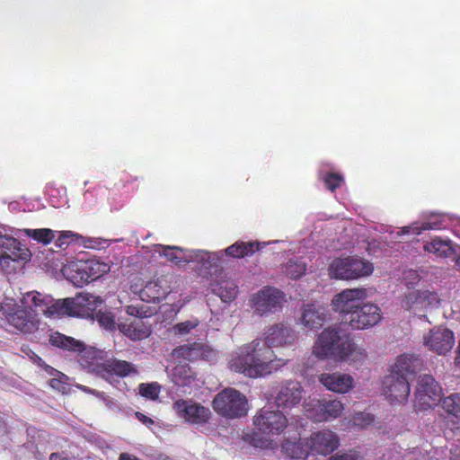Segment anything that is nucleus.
Returning a JSON list of instances; mask_svg holds the SVG:
<instances>
[{
    "label": "nucleus",
    "mask_w": 460,
    "mask_h": 460,
    "mask_svg": "<svg viewBox=\"0 0 460 460\" xmlns=\"http://www.w3.org/2000/svg\"><path fill=\"white\" fill-rule=\"evenodd\" d=\"M315 421H327L338 419L343 411V404L338 400H322L315 404Z\"/></svg>",
    "instance_id": "nucleus-26"
},
{
    "label": "nucleus",
    "mask_w": 460,
    "mask_h": 460,
    "mask_svg": "<svg viewBox=\"0 0 460 460\" xmlns=\"http://www.w3.org/2000/svg\"><path fill=\"white\" fill-rule=\"evenodd\" d=\"M158 246L162 249V251L159 252L160 256H164L175 265L189 263L190 258H188V251L178 246H165L161 244Z\"/></svg>",
    "instance_id": "nucleus-33"
},
{
    "label": "nucleus",
    "mask_w": 460,
    "mask_h": 460,
    "mask_svg": "<svg viewBox=\"0 0 460 460\" xmlns=\"http://www.w3.org/2000/svg\"><path fill=\"white\" fill-rule=\"evenodd\" d=\"M422 367V359L411 354H402L396 358L395 363L391 367L390 372L408 378L414 375Z\"/></svg>",
    "instance_id": "nucleus-24"
},
{
    "label": "nucleus",
    "mask_w": 460,
    "mask_h": 460,
    "mask_svg": "<svg viewBox=\"0 0 460 460\" xmlns=\"http://www.w3.org/2000/svg\"><path fill=\"white\" fill-rule=\"evenodd\" d=\"M188 258H190L189 262L200 263L205 269L217 267L219 261L216 253L200 250L188 251Z\"/></svg>",
    "instance_id": "nucleus-34"
},
{
    "label": "nucleus",
    "mask_w": 460,
    "mask_h": 460,
    "mask_svg": "<svg viewBox=\"0 0 460 460\" xmlns=\"http://www.w3.org/2000/svg\"><path fill=\"white\" fill-rule=\"evenodd\" d=\"M319 382L326 389L341 394L349 392L354 385L352 376L341 372L322 373L319 376Z\"/></svg>",
    "instance_id": "nucleus-22"
},
{
    "label": "nucleus",
    "mask_w": 460,
    "mask_h": 460,
    "mask_svg": "<svg viewBox=\"0 0 460 460\" xmlns=\"http://www.w3.org/2000/svg\"><path fill=\"white\" fill-rule=\"evenodd\" d=\"M325 321L324 313L317 309L314 305H305L301 317V322L305 327L314 330L320 329Z\"/></svg>",
    "instance_id": "nucleus-31"
},
{
    "label": "nucleus",
    "mask_w": 460,
    "mask_h": 460,
    "mask_svg": "<svg viewBox=\"0 0 460 460\" xmlns=\"http://www.w3.org/2000/svg\"><path fill=\"white\" fill-rule=\"evenodd\" d=\"M136 418L145 426L151 428L155 424V420L150 417L146 416L141 413V411H137L135 412Z\"/></svg>",
    "instance_id": "nucleus-48"
},
{
    "label": "nucleus",
    "mask_w": 460,
    "mask_h": 460,
    "mask_svg": "<svg viewBox=\"0 0 460 460\" xmlns=\"http://www.w3.org/2000/svg\"><path fill=\"white\" fill-rule=\"evenodd\" d=\"M95 317L102 327L107 330L114 329L115 320L111 313L99 311Z\"/></svg>",
    "instance_id": "nucleus-43"
},
{
    "label": "nucleus",
    "mask_w": 460,
    "mask_h": 460,
    "mask_svg": "<svg viewBox=\"0 0 460 460\" xmlns=\"http://www.w3.org/2000/svg\"><path fill=\"white\" fill-rule=\"evenodd\" d=\"M436 228H439L438 224L423 223L421 226H419L418 225H413L411 226L406 227V228H404V229H406V230H404V232L409 233L411 231L413 234H420L424 230L436 229Z\"/></svg>",
    "instance_id": "nucleus-47"
},
{
    "label": "nucleus",
    "mask_w": 460,
    "mask_h": 460,
    "mask_svg": "<svg viewBox=\"0 0 460 460\" xmlns=\"http://www.w3.org/2000/svg\"><path fill=\"white\" fill-rule=\"evenodd\" d=\"M282 448L289 457L294 459H305L310 453L306 440L305 443L287 440L283 443Z\"/></svg>",
    "instance_id": "nucleus-35"
},
{
    "label": "nucleus",
    "mask_w": 460,
    "mask_h": 460,
    "mask_svg": "<svg viewBox=\"0 0 460 460\" xmlns=\"http://www.w3.org/2000/svg\"><path fill=\"white\" fill-rule=\"evenodd\" d=\"M119 329L127 337L133 341L145 339L151 333L150 328L146 325L141 318H137L128 323H122Z\"/></svg>",
    "instance_id": "nucleus-30"
},
{
    "label": "nucleus",
    "mask_w": 460,
    "mask_h": 460,
    "mask_svg": "<svg viewBox=\"0 0 460 460\" xmlns=\"http://www.w3.org/2000/svg\"><path fill=\"white\" fill-rule=\"evenodd\" d=\"M439 403L447 414L460 418V393H453L449 396L441 397Z\"/></svg>",
    "instance_id": "nucleus-36"
},
{
    "label": "nucleus",
    "mask_w": 460,
    "mask_h": 460,
    "mask_svg": "<svg viewBox=\"0 0 460 460\" xmlns=\"http://www.w3.org/2000/svg\"><path fill=\"white\" fill-rule=\"evenodd\" d=\"M455 264L460 270V246H457L456 252L455 253Z\"/></svg>",
    "instance_id": "nucleus-52"
},
{
    "label": "nucleus",
    "mask_w": 460,
    "mask_h": 460,
    "mask_svg": "<svg viewBox=\"0 0 460 460\" xmlns=\"http://www.w3.org/2000/svg\"><path fill=\"white\" fill-rule=\"evenodd\" d=\"M7 331L13 333L31 334L40 328V321L33 311L29 310L25 305L15 302H7L0 308Z\"/></svg>",
    "instance_id": "nucleus-3"
},
{
    "label": "nucleus",
    "mask_w": 460,
    "mask_h": 460,
    "mask_svg": "<svg viewBox=\"0 0 460 460\" xmlns=\"http://www.w3.org/2000/svg\"><path fill=\"white\" fill-rule=\"evenodd\" d=\"M439 301L437 293L430 292L429 289H422V291L416 289L404 296L402 305L404 310L412 312L420 317H426L424 313L428 311V308L438 306Z\"/></svg>",
    "instance_id": "nucleus-10"
},
{
    "label": "nucleus",
    "mask_w": 460,
    "mask_h": 460,
    "mask_svg": "<svg viewBox=\"0 0 460 460\" xmlns=\"http://www.w3.org/2000/svg\"><path fill=\"white\" fill-rule=\"evenodd\" d=\"M82 238L79 234L72 231H63L58 236L56 245L60 249L66 248L72 243H75Z\"/></svg>",
    "instance_id": "nucleus-41"
},
{
    "label": "nucleus",
    "mask_w": 460,
    "mask_h": 460,
    "mask_svg": "<svg viewBox=\"0 0 460 460\" xmlns=\"http://www.w3.org/2000/svg\"><path fill=\"white\" fill-rule=\"evenodd\" d=\"M383 394L392 403H404L410 394V385L407 377L389 373L383 380Z\"/></svg>",
    "instance_id": "nucleus-16"
},
{
    "label": "nucleus",
    "mask_w": 460,
    "mask_h": 460,
    "mask_svg": "<svg viewBox=\"0 0 460 460\" xmlns=\"http://www.w3.org/2000/svg\"><path fill=\"white\" fill-rule=\"evenodd\" d=\"M373 272V264L357 257L335 259L329 266V275L336 279H357L369 276Z\"/></svg>",
    "instance_id": "nucleus-5"
},
{
    "label": "nucleus",
    "mask_w": 460,
    "mask_h": 460,
    "mask_svg": "<svg viewBox=\"0 0 460 460\" xmlns=\"http://www.w3.org/2000/svg\"><path fill=\"white\" fill-rule=\"evenodd\" d=\"M213 294L218 296L223 302L234 300L238 294V286L231 279H222L211 284Z\"/></svg>",
    "instance_id": "nucleus-32"
},
{
    "label": "nucleus",
    "mask_w": 460,
    "mask_h": 460,
    "mask_svg": "<svg viewBox=\"0 0 460 460\" xmlns=\"http://www.w3.org/2000/svg\"><path fill=\"white\" fill-rule=\"evenodd\" d=\"M176 277L172 273L163 274L146 282L140 290V296L147 302H159L172 292Z\"/></svg>",
    "instance_id": "nucleus-14"
},
{
    "label": "nucleus",
    "mask_w": 460,
    "mask_h": 460,
    "mask_svg": "<svg viewBox=\"0 0 460 460\" xmlns=\"http://www.w3.org/2000/svg\"><path fill=\"white\" fill-rule=\"evenodd\" d=\"M296 339V334L289 326L275 323L267 330L264 339H254L232 353L228 367L249 378L270 375L288 364V359L276 357L272 348L293 345Z\"/></svg>",
    "instance_id": "nucleus-1"
},
{
    "label": "nucleus",
    "mask_w": 460,
    "mask_h": 460,
    "mask_svg": "<svg viewBox=\"0 0 460 460\" xmlns=\"http://www.w3.org/2000/svg\"><path fill=\"white\" fill-rule=\"evenodd\" d=\"M119 460H142L141 458L128 454V453H121L119 456Z\"/></svg>",
    "instance_id": "nucleus-50"
},
{
    "label": "nucleus",
    "mask_w": 460,
    "mask_h": 460,
    "mask_svg": "<svg viewBox=\"0 0 460 460\" xmlns=\"http://www.w3.org/2000/svg\"><path fill=\"white\" fill-rule=\"evenodd\" d=\"M49 341L53 347L74 353H81L86 348L84 341L58 332L51 333Z\"/></svg>",
    "instance_id": "nucleus-27"
},
{
    "label": "nucleus",
    "mask_w": 460,
    "mask_h": 460,
    "mask_svg": "<svg viewBox=\"0 0 460 460\" xmlns=\"http://www.w3.org/2000/svg\"><path fill=\"white\" fill-rule=\"evenodd\" d=\"M98 373L102 378L109 380L111 376L116 375L121 378L130 375H137V368L125 359H108L98 367Z\"/></svg>",
    "instance_id": "nucleus-23"
},
{
    "label": "nucleus",
    "mask_w": 460,
    "mask_h": 460,
    "mask_svg": "<svg viewBox=\"0 0 460 460\" xmlns=\"http://www.w3.org/2000/svg\"><path fill=\"white\" fill-rule=\"evenodd\" d=\"M455 365L460 367V341L456 350V356L455 357Z\"/></svg>",
    "instance_id": "nucleus-53"
},
{
    "label": "nucleus",
    "mask_w": 460,
    "mask_h": 460,
    "mask_svg": "<svg viewBox=\"0 0 460 460\" xmlns=\"http://www.w3.org/2000/svg\"><path fill=\"white\" fill-rule=\"evenodd\" d=\"M353 421L356 425L365 427L372 424L374 421V417L370 413H365V411H358L353 417Z\"/></svg>",
    "instance_id": "nucleus-45"
},
{
    "label": "nucleus",
    "mask_w": 460,
    "mask_h": 460,
    "mask_svg": "<svg viewBox=\"0 0 460 460\" xmlns=\"http://www.w3.org/2000/svg\"><path fill=\"white\" fill-rule=\"evenodd\" d=\"M127 314L130 315L138 314L139 312L137 307H127Z\"/></svg>",
    "instance_id": "nucleus-54"
},
{
    "label": "nucleus",
    "mask_w": 460,
    "mask_h": 460,
    "mask_svg": "<svg viewBox=\"0 0 460 460\" xmlns=\"http://www.w3.org/2000/svg\"><path fill=\"white\" fill-rule=\"evenodd\" d=\"M198 324L199 320L197 319L177 323L174 325V332L178 334H188L191 330L195 329Z\"/></svg>",
    "instance_id": "nucleus-44"
},
{
    "label": "nucleus",
    "mask_w": 460,
    "mask_h": 460,
    "mask_svg": "<svg viewBox=\"0 0 460 460\" xmlns=\"http://www.w3.org/2000/svg\"><path fill=\"white\" fill-rule=\"evenodd\" d=\"M109 270L108 264L98 261H80L75 264L76 280L79 285L87 284L102 277Z\"/></svg>",
    "instance_id": "nucleus-21"
},
{
    "label": "nucleus",
    "mask_w": 460,
    "mask_h": 460,
    "mask_svg": "<svg viewBox=\"0 0 460 460\" xmlns=\"http://www.w3.org/2000/svg\"><path fill=\"white\" fill-rule=\"evenodd\" d=\"M367 296L366 288H345L334 296L332 301V308L339 313L341 321L346 323L348 314H354L359 304Z\"/></svg>",
    "instance_id": "nucleus-9"
},
{
    "label": "nucleus",
    "mask_w": 460,
    "mask_h": 460,
    "mask_svg": "<svg viewBox=\"0 0 460 460\" xmlns=\"http://www.w3.org/2000/svg\"><path fill=\"white\" fill-rule=\"evenodd\" d=\"M24 233L30 238L43 244L50 243L55 238V232L49 228L25 229Z\"/></svg>",
    "instance_id": "nucleus-38"
},
{
    "label": "nucleus",
    "mask_w": 460,
    "mask_h": 460,
    "mask_svg": "<svg viewBox=\"0 0 460 460\" xmlns=\"http://www.w3.org/2000/svg\"><path fill=\"white\" fill-rule=\"evenodd\" d=\"M265 246V243L259 242H236L228 246L226 250V255L234 259H243L245 256H252L257 251Z\"/></svg>",
    "instance_id": "nucleus-29"
},
{
    "label": "nucleus",
    "mask_w": 460,
    "mask_h": 460,
    "mask_svg": "<svg viewBox=\"0 0 460 460\" xmlns=\"http://www.w3.org/2000/svg\"><path fill=\"white\" fill-rule=\"evenodd\" d=\"M102 300L91 294H79L75 297L55 301L53 309L58 311L57 315L88 316L95 308L97 303Z\"/></svg>",
    "instance_id": "nucleus-7"
},
{
    "label": "nucleus",
    "mask_w": 460,
    "mask_h": 460,
    "mask_svg": "<svg viewBox=\"0 0 460 460\" xmlns=\"http://www.w3.org/2000/svg\"><path fill=\"white\" fill-rule=\"evenodd\" d=\"M442 388L433 376L424 374L419 376L414 393V407L417 411H426L438 405Z\"/></svg>",
    "instance_id": "nucleus-6"
},
{
    "label": "nucleus",
    "mask_w": 460,
    "mask_h": 460,
    "mask_svg": "<svg viewBox=\"0 0 460 460\" xmlns=\"http://www.w3.org/2000/svg\"><path fill=\"white\" fill-rule=\"evenodd\" d=\"M160 388L161 387L157 383L140 384V396L147 400L156 401L159 398Z\"/></svg>",
    "instance_id": "nucleus-40"
},
{
    "label": "nucleus",
    "mask_w": 460,
    "mask_h": 460,
    "mask_svg": "<svg viewBox=\"0 0 460 460\" xmlns=\"http://www.w3.org/2000/svg\"><path fill=\"white\" fill-rule=\"evenodd\" d=\"M172 408L178 417L193 425H204L211 418V411L208 407L191 400H177Z\"/></svg>",
    "instance_id": "nucleus-12"
},
{
    "label": "nucleus",
    "mask_w": 460,
    "mask_h": 460,
    "mask_svg": "<svg viewBox=\"0 0 460 460\" xmlns=\"http://www.w3.org/2000/svg\"><path fill=\"white\" fill-rule=\"evenodd\" d=\"M423 343L431 351L438 355L449 352L456 344L454 332L444 327H436L423 337Z\"/></svg>",
    "instance_id": "nucleus-17"
},
{
    "label": "nucleus",
    "mask_w": 460,
    "mask_h": 460,
    "mask_svg": "<svg viewBox=\"0 0 460 460\" xmlns=\"http://www.w3.org/2000/svg\"><path fill=\"white\" fill-rule=\"evenodd\" d=\"M304 388L297 381H287L278 387L275 403L283 409L292 408L300 403Z\"/></svg>",
    "instance_id": "nucleus-19"
},
{
    "label": "nucleus",
    "mask_w": 460,
    "mask_h": 460,
    "mask_svg": "<svg viewBox=\"0 0 460 460\" xmlns=\"http://www.w3.org/2000/svg\"><path fill=\"white\" fill-rule=\"evenodd\" d=\"M174 354L184 360H199V358H208L209 350L207 345L194 341L191 344L180 346L174 349Z\"/></svg>",
    "instance_id": "nucleus-28"
},
{
    "label": "nucleus",
    "mask_w": 460,
    "mask_h": 460,
    "mask_svg": "<svg viewBox=\"0 0 460 460\" xmlns=\"http://www.w3.org/2000/svg\"><path fill=\"white\" fill-rule=\"evenodd\" d=\"M306 266L303 263L288 261L286 267V274L289 279H297L304 275Z\"/></svg>",
    "instance_id": "nucleus-42"
},
{
    "label": "nucleus",
    "mask_w": 460,
    "mask_h": 460,
    "mask_svg": "<svg viewBox=\"0 0 460 460\" xmlns=\"http://www.w3.org/2000/svg\"><path fill=\"white\" fill-rule=\"evenodd\" d=\"M355 350L353 339L341 325L323 329L313 347V354L320 360L332 358L337 362L346 360Z\"/></svg>",
    "instance_id": "nucleus-2"
},
{
    "label": "nucleus",
    "mask_w": 460,
    "mask_h": 460,
    "mask_svg": "<svg viewBox=\"0 0 460 460\" xmlns=\"http://www.w3.org/2000/svg\"><path fill=\"white\" fill-rule=\"evenodd\" d=\"M341 438L332 429H320L307 438V448L314 455L327 456L339 448Z\"/></svg>",
    "instance_id": "nucleus-15"
},
{
    "label": "nucleus",
    "mask_w": 460,
    "mask_h": 460,
    "mask_svg": "<svg viewBox=\"0 0 460 460\" xmlns=\"http://www.w3.org/2000/svg\"><path fill=\"white\" fill-rule=\"evenodd\" d=\"M253 424L263 435H280L288 425L287 416L279 410L261 408L253 418Z\"/></svg>",
    "instance_id": "nucleus-8"
},
{
    "label": "nucleus",
    "mask_w": 460,
    "mask_h": 460,
    "mask_svg": "<svg viewBox=\"0 0 460 460\" xmlns=\"http://www.w3.org/2000/svg\"><path fill=\"white\" fill-rule=\"evenodd\" d=\"M284 295L278 288L272 287H265L255 294L252 298L255 312L260 315L268 313H274L282 306Z\"/></svg>",
    "instance_id": "nucleus-18"
},
{
    "label": "nucleus",
    "mask_w": 460,
    "mask_h": 460,
    "mask_svg": "<svg viewBox=\"0 0 460 460\" xmlns=\"http://www.w3.org/2000/svg\"><path fill=\"white\" fill-rule=\"evenodd\" d=\"M212 407L218 415L226 419H238L247 415L248 401L234 388H225L216 394Z\"/></svg>",
    "instance_id": "nucleus-4"
},
{
    "label": "nucleus",
    "mask_w": 460,
    "mask_h": 460,
    "mask_svg": "<svg viewBox=\"0 0 460 460\" xmlns=\"http://www.w3.org/2000/svg\"><path fill=\"white\" fill-rule=\"evenodd\" d=\"M449 458L450 460H460V440L452 445Z\"/></svg>",
    "instance_id": "nucleus-49"
},
{
    "label": "nucleus",
    "mask_w": 460,
    "mask_h": 460,
    "mask_svg": "<svg viewBox=\"0 0 460 460\" xmlns=\"http://www.w3.org/2000/svg\"><path fill=\"white\" fill-rule=\"evenodd\" d=\"M172 376L174 377L175 384L180 386L190 385L195 380V375L191 371V367L187 365L175 367Z\"/></svg>",
    "instance_id": "nucleus-37"
},
{
    "label": "nucleus",
    "mask_w": 460,
    "mask_h": 460,
    "mask_svg": "<svg viewBox=\"0 0 460 460\" xmlns=\"http://www.w3.org/2000/svg\"><path fill=\"white\" fill-rule=\"evenodd\" d=\"M21 303L37 315L39 313L47 316H55L58 314V311L53 308L55 303L53 298L36 291L26 293L21 299Z\"/></svg>",
    "instance_id": "nucleus-20"
},
{
    "label": "nucleus",
    "mask_w": 460,
    "mask_h": 460,
    "mask_svg": "<svg viewBox=\"0 0 460 460\" xmlns=\"http://www.w3.org/2000/svg\"><path fill=\"white\" fill-rule=\"evenodd\" d=\"M320 179L324 183L325 188L332 192L338 190L344 182L343 176L336 172L321 173Z\"/></svg>",
    "instance_id": "nucleus-39"
},
{
    "label": "nucleus",
    "mask_w": 460,
    "mask_h": 460,
    "mask_svg": "<svg viewBox=\"0 0 460 460\" xmlns=\"http://www.w3.org/2000/svg\"><path fill=\"white\" fill-rule=\"evenodd\" d=\"M49 460H71V458L60 453H52L49 456Z\"/></svg>",
    "instance_id": "nucleus-51"
},
{
    "label": "nucleus",
    "mask_w": 460,
    "mask_h": 460,
    "mask_svg": "<svg viewBox=\"0 0 460 460\" xmlns=\"http://www.w3.org/2000/svg\"><path fill=\"white\" fill-rule=\"evenodd\" d=\"M362 456L357 450L337 453L330 456L328 460H361Z\"/></svg>",
    "instance_id": "nucleus-46"
},
{
    "label": "nucleus",
    "mask_w": 460,
    "mask_h": 460,
    "mask_svg": "<svg viewBox=\"0 0 460 460\" xmlns=\"http://www.w3.org/2000/svg\"><path fill=\"white\" fill-rule=\"evenodd\" d=\"M422 249L440 259H448L456 252L453 242L442 237H431L429 241L424 243Z\"/></svg>",
    "instance_id": "nucleus-25"
},
{
    "label": "nucleus",
    "mask_w": 460,
    "mask_h": 460,
    "mask_svg": "<svg viewBox=\"0 0 460 460\" xmlns=\"http://www.w3.org/2000/svg\"><path fill=\"white\" fill-rule=\"evenodd\" d=\"M31 252L15 237L0 234V265L3 269L10 268L11 262H25Z\"/></svg>",
    "instance_id": "nucleus-11"
},
{
    "label": "nucleus",
    "mask_w": 460,
    "mask_h": 460,
    "mask_svg": "<svg viewBox=\"0 0 460 460\" xmlns=\"http://www.w3.org/2000/svg\"><path fill=\"white\" fill-rule=\"evenodd\" d=\"M381 318L382 312L377 305L361 303L354 314H348L346 323L354 330H365L375 326Z\"/></svg>",
    "instance_id": "nucleus-13"
}]
</instances>
